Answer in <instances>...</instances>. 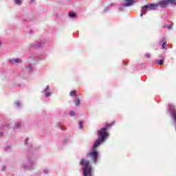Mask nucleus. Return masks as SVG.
Segmentation results:
<instances>
[{"mask_svg":"<svg viewBox=\"0 0 176 176\" xmlns=\"http://www.w3.org/2000/svg\"><path fill=\"white\" fill-rule=\"evenodd\" d=\"M111 126H113V123H107L106 126L104 128H102L99 131H98V140L97 141L95 142L93 149L91 151H90L87 155V157H90L91 160H93L94 163L97 162V159H98V152L96 151V148L97 146H100V144L101 142H104V140L107 137H108V133L107 132V129L108 127H111Z\"/></svg>","mask_w":176,"mask_h":176,"instance_id":"obj_1","label":"nucleus"},{"mask_svg":"<svg viewBox=\"0 0 176 176\" xmlns=\"http://www.w3.org/2000/svg\"><path fill=\"white\" fill-rule=\"evenodd\" d=\"M80 165L82 166V175L84 176H93V175H91V166L89 161L81 160Z\"/></svg>","mask_w":176,"mask_h":176,"instance_id":"obj_2","label":"nucleus"},{"mask_svg":"<svg viewBox=\"0 0 176 176\" xmlns=\"http://www.w3.org/2000/svg\"><path fill=\"white\" fill-rule=\"evenodd\" d=\"M168 3L176 6V0H162L160 1L158 4L155 5H157V6L159 5L161 8H166Z\"/></svg>","mask_w":176,"mask_h":176,"instance_id":"obj_3","label":"nucleus"},{"mask_svg":"<svg viewBox=\"0 0 176 176\" xmlns=\"http://www.w3.org/2000/svg\"><path fill=\"white\" fill-rule=\"evenodd\" d=\"M156 8H157V5L155 4H148L144 7H142V13L140 14L141 17H142V16H144V14L148 12V10H151V9H156Z\"/></svg>","mask_w":176,"mask_h":176,"instance_id":"obj_4","label":"nucleus"},{"mask_svg":"<svg viewBox=\"0 0 176 176\" xmlns=\"http://www.w3.org/2000/svg\"><path fill=\"white\" fill-rule=\"evenodd\" d=\"M134 3L133 0H126L125 1V6H130Z\"/></svg>","mask_w":176,"mask_h":176,"instance_id":"obj_5","label":"nucleus"},{"mask_svg":"<svg viewBox=\"0 0 176 176\" xmlns=\"http://www.w3.org/2000/svg\"><path fill=\"white\" fill-rule=\"evenodd\" d=\"M161 42L163 43L162 49H166V46H167V41H166V38H162Z\"/></svg>","mask_w":176,"mask_h":176,"instance_id":"obj_6","label":"nucleus"},{"mask_svg":"<svg viewBox=\"0 0 176 176\" xmlns=\"http://www.w3.org/2000/svg\"><path fill=\"white\" fill-rule=\"evenodd\" d=\"M69 17H76V14L73 12H69Z\"/></svg>","mask_w":176,"mask_h":176,"instance_id":"obj_7","label":"nucleus"},{"mask_svg":"<svg viewBox=\"0 0 176 176\" xmlns=\"http://www.w3.org/2000/svg\"><path fill=\"white\" fill-rule=\"evenodd\" d=\"M70 96H71V97H75V96H77L76 95V91H72L70 92Z\"/></svg>","mask_w":176,"mask_h":176,"instance_id":"obj_8","label":"nucleus"},{"mask_svg":"<svg viewBox=\"0 0 176 176\" xmlns=\"http://www.w3.org/2000/svg\"><path fill=\"white\" fill-rule=\"evenodd\" d=\"M80 104V100L76 99L75 101V105H79Z\"/></svg>","mask_w":176,"mask_h":176,"instance_id":"obj_9","label":"nucleus"},{"mask_svg":"<svg viewBox=\"0 0 176 176\" xmlns=\"http://www.w3.org/2000/svg\"><path fill=\"white\" fill-rule=\"evenodd\" d=\"M15 3L17 5H21V0H15Z\"/></svg>","mask_w":176,"mask_h":176,"instance_id":"obj_10","label":"nucleus"},{"mask_svg":"<svg viewBox=\"0 0 176 176\" xmlns=\"http://www.w3.org/2000/svg\"><path fill=\"white\" fill-rule=\"evenodd\" d=\"M163 64H164L163 60H162V59L160 60L159 62H158V65H163Z\"/></svg>","mask_w":176,"mask_h":176,"instance_id":"obj_11","label":"nucleus"},{"mask_svg":"<svg viewBox=\"0 0 176 176\" xmlns=\"http://www.w3.org/2000/svg\"><path fill=\"white\" fill-rule=\"evenodd\" d=\"M15 63H21V60L20 59H14V60Z\"/></svg>","mask_w":176,"mask_h":176,"instance_id":"obj_12","label":"nucleus"},{"mask_svg":"<svg viewBox=\"0 0 176 176\" xmlns=\"http://www.w3.org/2000/svg\"><path fill=\"white\" fill-rule=\"evenodd\" d=\"M69 114L71 115V116H74V115H75V112L70 111Z\"/></svg>","mask_w":176,"mask_h":176,"instance_id":"obj_13","label":"nucleus"},{"mask_svg":"<svg viewBox=\"0 0 176 176\" xmlns=\"http://www.w3.org/2000/svg\"><path fill=\"white\" fill-rule=\"evenodd\" d=\"M82 122H79L80 129H82Z\"/></svg>","mask_w":176,"mask_h":176,"instance_id":"obj_14","label":"nucleus"},{"mask_svg":"<svg viewBox=\"0 0 176 176\" xmlns=\"http://www.w3.org/2000/svg\"><path fill=\"white\" fill-rule=\"evenodd\" d=\"M147 57H150L151 56L149 54L146 55Z\"/></svg>","mask_w":176,"mask_h":176,"instance_id":"obj_15","label":"nucleus"},{"mask_svg":"<svg viewBox=\"0 0 176 176\" xmlns=\"http://www.w3.org/2000/svg\"><path fill=\"white\" fill-rule=\"evenodd\" d=\"M16 127H20V126L19 125H16Z\"/></svg>","mask_w":176,"mask_h":176,"instance_id":"obj_16","label":"nucleus"},{"mask_svg":"<svg viewBox=\"0 0 176 176\" xmlns=\"http://www.w3.org/2000/svg\"><path fill=\"white\" fill-rule=\"evenodd\" d=\"M168 28H169V30H170V28H171V26H169V27H168Z\"/></svg>","mask_w":176,"mask_h":176,"instance_id":"obj_17","label":"nucleus"},{"mask_svg":"<svg viewBox=\"0 0 176 176\" xmlns=\"http://www.w3.org/2000/svg\"><path fill=\"white\" fill-rule=\"evenodd\" d=\"M34 1H35V0H32V2H34Z\"/></svg>","mask_w":176,"mask_h":176,"instance_id":"obj_18","label":"nucleus"}]
</instances>
